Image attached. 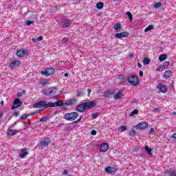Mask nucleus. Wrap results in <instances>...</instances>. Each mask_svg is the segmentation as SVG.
<instances>
[{"label":"nucleus","mask_w":176,"mask_h":176,"mask_svg":"<svg viewBox=\"0 0 176 176\" xmlns=\"http://www.w3.org/2000/svg\"><path fill=\"white\" fill-rule=\"evenodd\" d=\"M139 74H140V76H143L144 72H143L142 71H140V72H139Z\"/></svg>","instance_id":"obj_52"},{"label":"nucleus","mask_w":176,"mask_h":176,"mask_svg":"<svg viewBox=\"0 0 176 176\" xmlns=\"http://www.w3.org/2000/svg\"><path fill=\"white\" fill-rule=\"evenodd\" d=\"M151 30H153V26L152 25H149L147 28L144 29V32H148V31H151Z\"/></svg>","instance_id":"obj_29"},{"label":"nucleus","mask_w":176,"mask_h":176,"mask_svg":"<svg viewBox=\"0 0 176 176\" xmlns=\"http://www.w3.org/2000/svg\"><path fill=\"white\" fill-rule=\"evenodd\" d=\"M97 9H102L104 8V3L102 2H99L96 4Z\"/></svg>","instance_id":"obj_26"},{"label":"nucleus","mask_w":176,"mask_h":176,"mask_svg":"<svg viewBox=\"0 0 176 176\" xmlns=\"http://www.w3.org/2000/svg\"><path fill=\"white\" fill-rule=\"evenodd\" d=\"M78 116H79V114L77 112L67 113L65 114L64 119L72 122L75 120Z\"/></svg>","instance_id":"obj_2"},{"label":"nucleus","mask_w":176,"mask_h":176,"mask_svg":"<svg viewBox=\"0 0 176 176\" xmlns=\"http://www.w3.org/2000/svg\"><path fill=\"white\" fill-rule=\"evenodd\" d=\"M84 105L85 107V109H91V108H94L97 103L94 101H91L88 102H84Z\"/></svg>","instance_id":"obj_6"},{"label":"nucleus","mask_w":176,"mask_h":176,"mask_svg":"<svg viewBox=\"0 0 176 176\" xmlns=\"http://www.w3.org/2000/svg\"><path fill=\"white\" fill-rule=\"evenodd\" d=\"M36 40L38 41H43V37L42 36H41L38 37L36 38Z\"/></svg>","instance_id":"obj_45"},{"label":"nucleus","mask_w":176,"mask_h":176,"mask_svg":"<svg viewBox=\"0 0 176 176\" xmlns=\"http://www.w3.org/2000/svg\"><path fill=\"white\" fill-rule=\"evenodd\" d=\"M173 115H176V112H175V111H173Z\"/></svg>","instance_id":"obj_63"},{"label":"nucleus","mask_w":176,"mask_h":176,"mask_svg":"<svg viewBox=\"0 0 176 176\" xmlns=\"http://www.w3.org/2000/svg\"><path fill=\"white\" fill-rule=\"evenodd\" d=\"M76 96L78 97H82V96H83V91H78Z\"/></svg>","instance_id":"obj_38"},{"label":"nucleus","mask_w":176,"mask_h":176,"mask_svg":"<svg viewBox=\"0 0 176 176\" xmlns=\"http://www.w3.org/2000/svg\"><path fill=\"white\" fill-rule=\"evenodd\" d=\"M105 173H107V174H113V173H116V168H112V167H106L104 168Z\"/></svg>","instance_id":"obj_14"},{"label":"nucleus","mask_w":176,"mask_h":176,"mask_svg":"<svg viewBox=\"0 0 176 176\" xmlns=\"http://www.w3.org/2000/svg\"><path fill=\"white\" fill-rule=\"evenodd\" d=\"M90 93H91V89H88V97L90 96Z\"/></svg>","instance_id":"obj_53"},{"label":"nucleus","mask_w":176,"mask_h":176,"mask_svg":"<svg viewBox=\"0 0 176 176\" xmlns=\"http://www.w3.org/2000/svg\"><path fill=\"white\" fill-rule=\"evenodd\" d=\"M50 142H51L50 138H47L44 140L43 142H41L40 145L42 147L47 146V145L50 144Z\"/></svg>","instance_id":"obj_16"},{"label":"nucleus","mask_w":176,"mask_h":176,"mask_svg":"<svg viewBox=\"0 0 176 176\" xmlns=\"http://www.w3.org/2000/svg\"><path fill=\"white\" fill-rule=\"evenodd\" d=\"M20 65V61L14 60L10 64L11 69H14V67H19Z\"/></svg>","instance_id":"obj_17"},{"label":"nucleus","mask_w":176,"mask_h":176,"mask_svg":"<svg viewBox=\"0 0 176 176\" xmlns=\"http://www.w3.org/2000/svg\"><path fill=\"white\" fill-rule=\"evenodd\" d=\"M49 81H47V79H45L40 81L39 85H41V87H45V86H46V85H47Z\"/></svg>","instance_id":"obj_22"},{"label":"nucleus","mask_w":176,"mask_h":176,"mask_svg":"<svg viewBox=\"0 0 176 176\" xmlns=\"http://www.w3.org/2000/svg\"><path fill=\"white\" fill-rule=\"evenodd\" d=\"M162 69V66H159L156 68V71H160Z\"/></svg>","instance_id":"obj_51"},{"label":"nucleus","mask_w":176,"mask_h":176,"mask_svg":"<svg viewBox=\"0 0 176 176\" xmlns=\"http://www.w3.org/2000/svg\"><path fill=\"white\" fill-rule=\"evenodd\" d=\"M112 94V92L111 91H107L104 92V96L105 97H109Z\"/></svg>","instance_id":"obj_35"},{"label":"nucleus","mask_w":176,"mask_h":176,"mask_svg":"<svg viewBox=\"0 0 176 176\" xmlns=\"http://www.w3.org/2000/svg\"><path fill=\"white\" fill-rule=\"evenodd\" d=\"M21 96H23V94L21 93H18L17 94L18 97H21Z\"/></svg>","instance_id":"obj_57"},{"label":"nucleus","mask_w":176,"mask_h":176,"mask_svg":"<svg viewBox=\"0 0 176 176\" xmlns=\"http://www.w3.org/2000/svg\"><path fill=\"white\" fill-rule=\"evenodd\" d=\"M138 110L135 109L133 111H132L130 114L129 116H134V115H138Z\"/></svg>","instance_id":"obj_34"},{"label":"nucleus","mask_w":176,"mask_h":176,"mask_svg":"<svg viewBox=\"0 0 176 176\" xmlns=\"http://www.w3.org/2000/svg\"><path fill=\"white\" fill-rule=\"evenodd\" d=\"M91 135H96L97 134V131L95 130H92L91 132Z\"/></svg>","instance_id":"obj_42"},{"label":"nucleus","mask_w":176,"mask_h":176,"mask_svg":"<svg viewBox=\"0 0 176 176\" xmlns=\"http://www.w3.org/2000/svg\"><path fill=\"white\" fill-rule=\"evenodd\" d=\"M25 54H27L25 50H20L16 53V56L20 58L24 57Z\"/></svg>","instance_id":"obj_15"},{"label":"nucleus","mask_w":176,"mask_h":176,"mask_svg":"<svg viewBox=\"0 0 176 176\" xmlns=\"http://www.w3.org/2000/svg\"><path fill=\"white\" fill-rule=\"evenodd\" d=\"M78 102V100L75 98L71 99V100H67L65 102V105H67V107H69V105H75Z\"/></svg>","instance_id":"obj_12"},{"label":"nucleus","mask_w":176,"mask_h":176,"mask_svg":"<svg viewBox=\"0 0 176 176\" xmlns=\"http://www.w3.org/2000/svg\"><path fill=\"white\" fill-rule=\"evenodd\" d=\"M129 83L131 85H133V86H137V85H140V81L138 80V77L137 76H130L127 79Z\"/></svg>","instance_id":"obj_4"},{"label":"nucleus","mask_w":176,"mask_h":176,"mask_svg":"<svg viewBox=\"0 0 176 176\" xmlns=\"http://www.w3.org/2000/svg\"><path fill=\"white\" fill-rule=\"evenodd\" d=\"M19 107H21V102H20V99L16 98L14 100V105L11 107V109H16Z\"/></svg>","instance_id":"obj_10"},{"label":"nucleus","mask_w":176,"mask_h":176,"mask_svg":"<svg viewBox=\"0 0 176 176\" xmlns=\"http://www.w3.org/2000/svg\"><path fill=\"white\" fill-rule=\"evenodd\" d=\"M160 111V109H159L158 107L157 108H155L153 110V112H159Z\"/></svg>","instance_id":"obj_43"},{"label":"nucleus","mask_w":176,"mask_h":176,"mask_svg":"<svg viewBox=\"0 0 176 176\" xmlns=\"http://www.w3.org/2000/svg\"><path fill=\"white\" fill-rule=\"evenodd\" d=\"M126 129L127 128L126 127V126H122L118 128V131L121 133H123V131H126Z\"/></svg>","instance_id":"obj_28"},{"label":"nucleus","mask_w":176,"mask_h":176,"mask_svg":"<svg viewBox=\"0 0 176 176\" xmlns=\"http://www.w3.org/2000/svg\"><path fill=\"white\" fill-rule=\"evenodd\" d=\"M34 23V21H28L26 22V25H31V24H32Z\"/></svg>","instance_id":"obj_41"},{"label":"nucleus","mask_w":176,"mask_h":176,"mask_svg":"<svg viewBox=\"0 0 176 176\" xmlns=\"http://www.w3.org/2000/svg\"><path fill=\"white\" fill-rule=\"evenodd\" d=\"M169 65H170V62H168V61H165V62L162 64V68H166V67H168Z\"/></svg>","instance_id":"obj_33"},{"label":"nucleus","mask_w":176,"mask_h":176,"mask_svg":"<svg viewBox=\"0 0 176 176\" xmlns=\"http://www.w3.org/2000/svg\"><path fill=\"white\" fill-rule=\"evenodd\" d=\"M148 124L146 122H141L137 125L138 130H145L148 127Z\"/></svg>","instance_id":"obj_8"},{"label":"nucleus","mask_w":176,"mask_h":176,"mask_svg":"<svg viewBox=\"0 0 176 176\" xmlns=\"http://www.w3.org/2000/svg\"><path fill=\"white\" fill-rule=\"evenodd\" d=\"M162 6V3L160 2H157L155 4H154V8L155 9H159V8H161Z\"/></svg>","instance_id":"obj_31"},{"label":"nucleus","mask_w":176,"mask_h":176,"mask_svg":"<svg viewBox=\"0 0 176 176\" xmlns=\"http://www.w3.org/2000/svg\"><path fill=\"white\" fill-rule=\"evenodd\" d=\"M171 74H172L171 70L166 71L164 74V78L165 79H168V78L171 76Z\"/></svg>","instance_id":"obj_20"},{"label":"nucleus","mask_w":176,"mask_h":176,"mask_svg":"<svg viewBox=\"0 0 176 176\" xmlns=\"http://www.w3.org/2000/svg\"><path fill=\"white\" fill-rule=\"evenodd\" d=\"M85 109H86V107H85V103L80 104L76 107V111L78 112H83Z\"/></svg>","instance_id":"obj_19"},{"label":"nucleus","mask_w":176,"mask_h":176,"mask_svg":"<svg viewBox=\"0 0 176 176\" xmlns=\"http://www.w3.org/2000/svg\"><path fill=\"white\" fill-rule=\"evenodd\" d=\"M138 151H140V147L136 146V147L135 148V149H134V151H135V152H138Z\"/></svg>","instance_id":"obj_49"},{"label":"nucleus","mask_w":176,"mask_h":176,"mask_svg":"<svg viewBox=\"0 0 176 176\" xmlns=\"http://www.w3.org/2000/svg\"><path fill=\"white\" fill-rule=\"evenodd\" d=\"M126 14L129 16L130 21H133V14L130 12H127Z\"/></svg>","instance_id":"obj_32"},{"label":"nucleus","mask_w":176,"mask_h":176,"mask_svg":"<svg viewBox=\"0 0 176 176\" xmlns=\"http://www.w3.org/2000/svg\"><path fill=\"white\" fill-rule=\"evenodd\" d=\"M157 89L161 91V93H167V86L160 82L157 86Z\"/></svg>","instance_id":"obj_9"},{"label":"nucleus","mask_w":176,"mask_h":176,"mask_svg":"<svg viewBox=\"0 0 176 176\" xmlns=\"http://www.w3.org/2000/svg\"><path fill=\"white\" fill-rule=\"evenodd\" d=\"M69 25H71V21L67 20L63 22L64 28L69 27Z\"/></svg>","instance_id":"obj_24"},{"label":"nucleus","mask_w":176,"mask_h":176,"mask_svg":"<svg viewBox=\"0 0 176 176\" xmlns=\"http://www.w3.org/2000/svg\"><path fill=\"white\" fill-rule=\"evenodd\" d=\"M129 36V32H122L121 33H117L115 34V38L120 39V38H127Z\"/></svg>","instance_id":"obj_7"},{"label":"nucleus","mask_w":176,"mask_h":176,"mask_svg":"<svg viewBox=\"0 0 176 176\" xmlns=\"http://www.w3.org/2000/svg\"><path fill=\"white\" fill-rule=\"evenodd\" d=\"M123 91H119L117 94H116L113 96L114 100L118 101V100H122L123 98Z\"/></svg>","instance_id":"obj_11"},{"label":"nucleus","mask_w":176,"mask_h":176,"mask_svg":"<svg viewBox=\"0 0 176 176\" xmlns=\"http://www.w3.org/2000/svg\"><path fill=\"white\" fill-rule=\"evenodd\" d=\"M64 102L62 100L56 101L55 102L46 103V100H41L33 104V108H54V107H63Z\"/></svg>","instance_id":"obj_1"},{"label":"nucleus","mask_w":176,"mask_h":176,"mask_svg":"<svg viewBox=\"0 0 176 176\" xmlns=\"http://www.w3.org/2000/svg\"><path fill=\"white\" fill-rule=\"evenodd\" d=\"M129 134L130 135H132V136L135 135V131L134 129H131V131H129Z\"/></svg>","instance_id":"obj_36"},{"label":"nucleus","mask_w":176,"mask_h":176,"mask_svg":"<svg viewBox=\"0 0 176 176\" xmlns=\"http://www.w3.org/2000/svg\"><path fill=\"white\" fill-rule=\"evenodd\" d=\"M138 66L139 68H141L142 67V65H141V63H138Z\"/></svg>","instance_id":"obj_54"},{"label":"nucleus","mask_w":176,"mask_h":176,"mask_svg":"<svg viewBox=\"0 0 176 176\" xmlns=\"http://www.w3.org/2000/svg\"><path fill=\"white\" fill-rule=\"evenodd\" d=\"M3 103H4L3 100H2V101L1 102V105H3Z\"/></svg>","instance_id":"obj_62"},{"label":"nucleus","mask_w":176,"mask_h":176,"mask_svg":"<svg viewBox=\"0 0 176 176\" xmlns=\"http://www.w3.org/2000/svg\"><path fill=\"white\" fill-rule=\"evenodd\" d=\"M172 137L174 138V140H176V133H173Z\"/></svg>","instance_id":"obj_55"},{"label":"nucleus","mask_w":176,"mask_h":176,"mask_svg":"<svg viewBox=\"0 0 176 176\" xmlns=\"http://www.w3.org/2000/svg\"><path fill=\"white\" fill-rule=\"evenodd\" d=\"M145 150L148 155H152V149H151L148 146L145 147Z\"/></svg>","instance_id":"obj_30"},{"label":"nucleus","mask_w":176,"mask_h":176,"mask_svg":"<svg viewBox=\"0 0 176 176\" xmlns=\"http://www.w3.org/2000/svg\"><path fill=\"white\" fill-rule=\"evenodd\" d=\"M27 155H28V153L27 152V149L23 148L21 151V153L19 154V157H21V159H24V157H25Z\"/></svg>","instance_id":"obj_18"},{"label":"nucleus","mask_w":176,"mask_h":176,"mask_svg":"<svg viewBox=\"0 0 176 176\" xmlns=\"http://www.w3.org/2000/svg\"><path fill=\"white\" fill-rule=\"evenodd\" d=\"M65 77L68 78V74L67 73L65 74Z\"/></svg>","instance_id":"obj_61"},{"label":"nucleus","mask_w":176,"mask_h":176,"mask_svg":"<svg viewBox=\"0 0 176 176\" xmlns=\"http://www.w3.org/2000/svg\"><path fill=\"white\" fill-rule=\"evenodd\" d=\"M67 42H68V38H63L62 39V43L63 45H65V43H67Z\"/></svg>","instance_id":"obj_37"},{"label":"nucleus","mask_w":176,"mask_h":176,"mask_svg":"<svg viewBox=\"0 0 176 176\" xmlns=\"http://www.w3.org/2000/svg\"><path fill=\"white\" fill-rule=\"evenodd\" d=\"M2 118V113H0V119Z\"/></svg>","instance_id":"obj_64"},{"label":"nucleus","mask_w":176,"mask_h":176,"mask_svg":"<svg viewBox=\"0 0 176 176\" xmlns=\"http://www.w3.org/2000/svg\"><path fill=\"white\" fill-rule=\"evenodd\" d=\"M55 72L56 69L54 68H49L42 71L41 75H44V76H50V75H53Z\"/></svg>","instance_id":"obj_5"},{"label":"nucleus","mask_w":176,"mask_h":176,"mask_svg":"<svg viewBox=\"0 0 176 176\" xmlns=\"http://www.w3.org/2000/svg\"><path fill=\"white\" fill-rule=\"evenodd\" d=\"M167 58V55L166 54H162L159 57L160 61H164Z\"/></svg>","instance_id":"obj_25"},{"label":"nucleus","mask_w":176,"mask_h":176,"mask_svg":"<svg viewBox=\"0 0 176 176\" xmlns=\"http://www.w3.org/2000/svg\"><path fill=\"white\" fill-rule=\"evenodd\" d=\"M32 42H34V43H35V42H36V39H35V38H32Z\"/></svg>","instance_id":"obj_59"},{"label":"nucleus","mask_w":176,"mask_h":176,"mask_svg":"<svg viewBox=\"0 0 176 176\" xmlns=\"http://www.w3.org/2000/svg\"><path fill=\"white\" fill-rule=\"evenodd\" d=\"M143 63H144V65H148L151 63V60L148 58H144L143 60Z\"/></svg>","instance_id":"obj_27"},{"label":"nucleus","mask_w":176,"mask_h":176,"mask_svg":"<svg viewBox=\"0 0 176 176\" xmlns=\"http://www.w3.org/2000/svg\"><path fill=\"white\" fill-rule=\"evenodd\" d=\"M109 148V146L108 145V143H103L100 145V152H107Z\"/></svg>","instance_id":"obj_13"},{"label":"nucleus","mask_w":176,"mask_h":176,"mask_svg":"<svg viewBox=\"0 0 176 176\" xmlns=\"http://www.w3.org/2000/svg\"><path fill=\"white\" fill-rule=\"evenodd\" d=\"M46 120H47V118H41L40 122H46Z\"/></svg>","instance_id":"obj_46"},{"label":"nucleus","mask_w":176,"mask_h":176,"mask_svg":"<svg viewBox=\"0 0 176 176\" xmlns=\"http://www.w3.org/2000/svg\"><path fill=\"white\" fill-rule=\"evenodd\" d=\"M16 124H17V123L14 122L13 124L10 125V129H13V127H14V126L16 125Z\"/></svg>","instance_id":"obj_48"},{"label":"nucleus","mask_w":176,"mask_h":176,"mask_svg":"<svg viewBox=\"0 0 176 176\" xmlns=\"http://www.w3.org/2000/svg\"><path fill=\"white\" fill-rule=\"evenodd\" d=\"M80 119H82V118H80V119L77 120L76 121V123H79V122H80Z\"/></svg>","instance_id":"obj_58"},{"label":"nucleus","mask_w":176,"mask_h":176,"mask_svg":"<svg viewBox=\"0 0 176 176\" xmlns=\"http://www.w3.org/2000/svg\"><path fill=\"white\" fill-rule=\"evenodd\" d=\"M170 176H176L175 172L174 171L171 172Z\"/></svg>","instance_id":"obj_50"},{"label":"nucleus","mask_w":176,"mask_h":176,"mask_svg":"<svg viewBox=\"0 0 176 176\" xmlns=\"http://www.w3.org/2000/svg\"><path fill=\"white\" fill-rule=\"evenodd\" d=\"M98 117V113H93L91 115L92 119H97Z\"/></svg>","instance_id":"obj_40"},{"label":"nucleus","mask_w":176,"mask_h":176,"mask_svg":"<svg viewBox=\"0 0 176 176\" xmlns=\"http://www.w3.org/2000/svg\"><path fill=\"white\" fill-rule=\"evenodd\" d=\"M124 78V76L123 75L120 76V79H123Z\"/></svg>","instance_id":"obj_60"},{"label":"nucleus","mask_w":176,"mask_h":176,"mask_svg":"<svg viewBox=\"0 0 176 176\" xmlns=\"http://www.w3.org/2000/svg\"><path fill=\"white\" fill-rule=\"evenodd\" d=\"M56 93H57V88L54 87L43 91V94H44V96H47V97H49L50 96H54Z\"/></svg>","instance_id":"obj_3"},{"label":"nucleus","mask_w":176,"mask_h":176,"mask_svg":"<svg viewBox=\"0 0 176 176\" xmlns=\"http://www.w3.org/2000/svg\"><path fill=\"white\" fill-rule=\"evenodd\" d=\"M16 133H17V130L10 129L8 131V135L12 137V135H14L16 134Z\"/></svg>","instance_id":"obj_21"},{"label":"nucleus","mask_w":176,"mask_h":176,"mask_svg":"<svg viewBox=\"0 0 176 176\" xmlns=\"http://www.w3.org/2000/svg\"><path fill=\"white\" fill-rule=\"evenodd\" d=\"M155 133V129L153 128H151L149 132V134H151V135Z\"/></svg>","instance_id":"obj_44"},{"label":"nucleus","mask_w":176,"mask_h":176,"mask_svg":"<svg viewBox=\"0 0 176 176\" xmlns=\"http://www.w3.org/2000/svg\"><path fill=\"white\" fill-rule=\"evenodd\" d=\"M14 116H16V117L19 116V112H15L14 113Z\"/></svg>","instance_id":"obj_56"},{"label":"nucleus","mask_w":176,"mask_h":176,"mask_svg":"<svg viewBox=\"0 0 176 176\" xmlns=\"http://www.w3.org/2000/svg\"><path fill=\"white\" fill-rule=\"evenodd\" d=\"M113 28L116 31H120V30H122V25H120V23H116Z\"/></svg>","instance_id":"obj_23"},{"label":"nucleus","mask_w":176,"mask_h":176,"mask_svg":"<svg viewBox=\"0 0 176 176\" xmlns=\"http://www.w3.org/2000/svg\"><path fill=\"white\" fill-rule=\"evenodd\" d=\"M63 175H68V170H65L63 171Z\"/></svg>","instance_id":"obj_47"},{"label":"nucleus","mask_w":176,"mask_h":176,"mask_svg":"<svg viewBox=\"0 0 176 176\" xmlns=\"http://www.w3.org/2000/svg\"><path fill=\"white\" fill-rule=\"evenodd\" d=\"M28 118V114H23L21 117V120H24V119H27Z\"/></svg>","instance_id":"obj_39"}]
</instances>
